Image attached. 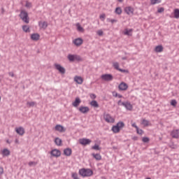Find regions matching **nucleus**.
<instances>
[{"label":"nucleus","instance_id":"nucleus-32","mask_svg":"<svg viewBox=\"0 0 179 179\" xmlns=\"http://www.w3.org/2000/svg\"><path fill=\"white\" fill-rule=\"evenodd\" d=\"M77 27V30L78 31H80L81 33H83V31H85V29H83V27H82V26H80V24L78 23L76 24Z\"/></svg>","mask_w":179,"mask_h":179},{"label":"nucleus","instance_id":"nucleus-27","mask_svg":"<svg viewBox=\"0 0 179 179\" xmlns=\"http://www.w3.org/2000/svg\"><path fill=\"white\" fill-rule=\"evenodd\" d=\"M112 131L114 132V134H118V132L120 131V129L116 124L112 127Z\"/></svg>","mask_w":179,"mask_h":179},{"label":"nucleus","instance_id":"nucleus-15","mask_svg":"<svg viewBox=\"0 0 179 179\" xmlns=\"http://www.w3.org/2000/svg\"><path fill=\"white\" fill-rule=\"evenodd\" d=\"M134 9L131 6H127L124 8V12H126L127 15H134Z\"/></svg>","mask_w":179,"mask_h":179},{"label":"nucleus","instance_id":"nucleus-20","mask_svg":"<svg viewBox=\"0 0 179 179\" xmlns=\"http://www.w3.org/2000/svg\"><path fill=\"white\" fill-rule=\"evenodd\" d=\"M74 80L75 82H76V83H78V85H82L83 83V78H82V77H79V76H76L74 78Z\"/></svg>","mask_w":179,"mask_h":179},{"label":"nucleus","instance_id":"nucleus-60","mask_svg":"<svg viewBox=\"0 0 179 179\" xmlns=\"http://www.w3.org/2000/svg\"><path fill=\"white\" fill-rule=\"evenodd\" d=\"M6 143H10V142L9 141V140L6 141Z\"/></svg>","mask_w":179,"mask_h":179},{"label":"nucleus","instance_id":"nucleus-25","mask_svg":"<svg viewBox=\"0 0 179 179\" xmlns=\"http://www.w3.org/2000/svg\"><path fill=\"white\" fill-rule=\"evenodd\" d=\"M55 143L57 146H61L62 145V140L58 137L55 139Z\"/></svg>","mask_w":179,"mask_h":179},{"label":"nucleus","instance_id":"nucleus-31","mask_svg":"<svg viewBox=\"0 0 179 179\" xmlns=\"http://www.w3.org/2000/svg\"><path fill=\"white\" fill-rule=\"evenodd\" d=\"M115 12L116 15H121L122 13V9H121V7H117Z\"/></svg>","mask_w":179,"mask_h":179},{"label":"nucleus","instance_id":"nucleus-40","mask_svg":"<svg viewBox=\"0 0 179 179\" xmlns=\"http://www.w3.org/2000/svg\"><path fill=\"white\" fill-rule=\"evenodd\" d=\"M136 132L138 135H143V130L142 129H140L139 127L136 129Z\"/></svg>","mask_w":179,"mask_h":179},{"label":"nucleus","instance_id":"nucleus-59","mask_svg":"<svg viewBox=\"0 0 179 179\" xmlns=\"http://www.w3.org/2000/svg\"><path fill=\"white\" fill-rule=\"evenodd\" d=\"M118 2H124V0H117Z\"/></svg>","mask_w":179,"mask_h":179},{"label":"nucleus","instance_id":"nucleus-12","mask_svg":"<svg viewBox=\"0 0 179 179\" xmlns=\"http://www.w3.org/2000/svg\"><path fill=\"white\" fill-rule=\"evenodd\" d=\"M50 155L54 157H59V156H61V151L57 149H54L50 152Z\"/></svg>","mask_w":179,"mask_h":179},{"label":"nucleus","instance_id":"nucleus-39","mask_svg":"<svg viewBox=\"0 0 179 179\" xmlns=\"http://www.w3.org/2000/svg\"><path fill=\"white\" fill-rule=\"evenodd\" d=\"M171 106H173V107H176V106H177V101L176 99H172L171 101Z\"/></svg>","mask_w":179,"mask_h":179},{"label":"nucleus","instance_id":"nucleus-35","mask_svg":"<svg viewBox=\"0 0 179 179\" xmlns=\"http://www.w3.org/2000/svg\"><path fill=\"white\" fill-rule=\"evenodd\" d=\"M162 0H150L151 5H156L157 3H161Z\"/></svg>","mask_w":179,"mask_h":179},{"label":"nucleus","instance_id":"nucleus-8","mask_svg":"<svg viewBox=\"0 0 179 179\" xmlns=\"http://www.w3.org/2000/svg\"><path fill=\"white\" fill-rule=\"evenodd\" d=\"M171 136L173 139H179V129H173V130L171 132Z\"/></svg>","mask_w":179,"mask_h":179},{"label":"nucleus","instance_id":"nucleus-16","mask_svg":"<svg viewBox=\"0 0 179 179\" xmlns=\"http://www.w3.org/2000/svg\"><path fill=\"white\" fill-rule=\"evenodd\" d=\"M1 155H2L3 157H6L7 156L10 155V151L8 148H4L1 151Z\"/></svg>","mask_w":179,"mask_h":179},{"label":"nucleus","instance_id":"nucleus-22","mask_svg":"<svg viewBox=\"0 0 179 179\" xmlns=\"http://www.w3.org/2000/svg\"><path fill=\"white\" fill-rule=\"evenodd\" d=\"M55 131H58L59 132H64L65 130H64V127H62L61 124H57L55 127Z\"/></svg>","mask_w":179,"mask_h":179},{"label":"nucleus","instance_id":"nucleus-46","mask_svg":"<svg viewBox=\"0 0 179 179\" xmlns=\"http://www.w3.org/2000/svg\"><path fill=\"white\" fill-rule=\"evenodd\" d=\"M32 5H31V3L29 2V1H26V4H25V7L26 8H31Z\"/></svg>","mask_w":179,"mask_h":179},{"label":"nucleus","instance_id":"nucleus-4","mask_svg":"<svg viewBox=\"0 0 179 179\" xmlns=\"http://www.w3.org/2000/svg\"><path fill=\"white\" fill-rule=\"evenodd\" d=\"M103 119L105 120V121L106 122H109V123H111V124L114 123L115 121V120L113 117H111V115L108 113H107V114L104 113L103 114Z\"/></svg>","mask_w":179,"mask_h":179},{"label":"nucleus","instance_id":"nucleus-36","mask_svg":"<svg viewBox=\"0 0 179 179\" xmlns=\"http://www.w3.org/2000/svg\"><path fill=\"white\" fill-rule=\"evenodd\" d=\"M113 68H115V69H116L117 71H119V69H120V64L118 62H114L113 64Z\"/></svg>","mask_w":179,"mask_h":179},{"label":"nucleus","instance_id":"nucleus-26","mask_svg":"<svg viewBox=\"0 0 179 179\" xmlns=\"http://www.w3.org/2000/svg\"><path fill=\"white\" fill-rule=\"evenodd\" d=\"M149 124H150V122L148 120L143 119L141 120V124L143 125V127H149Z\"/></svg>","mask_w":179,"mask_h":179},{"label":"nucleus","instance_id":"nucleus-45","mask_svg":"<svg viewBox=\"0 0 179 179\" xmlns=\"http://www.w3.org/2000/svg\"><path fill=\"white\" fill-rule=\"evenodd\" d=\"M28 164H29V167H31L32 166H36L37 162H29Z\"/></svg>","mask_w":179,"mask_h":179},{"label":"nucleus","instance_id":"nucleus-24","mask_svg":"<svg viewBox=\"0 0 179 179\" xmlns=\"http://www.w3.org/2000/svg\"><path fill=\"white\" fill-rule=\"evenodd\" d=\"M155 52H163V45H159L155 47Z\"/></svg>","mask_w":179,"mask_h":179},{"label":"nucleus","instance_id":"nucleus-57","mask_svg":"<svg viewBox=\"0 0 179 179\" xmlns=\"http://www.w3.org/2000/svg\"><path fill=\"white\" fill-rule=\"evenodd\" d=\"M117 97L119 98V99H122V95H121V94H117Z\"/></svg>","mask_w":179,"mask_h":179},{"label":"nucleus","instance_id":"nucleus-34","mask_svg":"<svg viewBox=\"0 0 179 179\" xmlns=\"http://www.w3.org/2000/svg\"><path fill=\"white\" fill-rule=\"evenodd\" d=\"M116 125L121 129L125 127V123L124 122H118Z\"/></svg>","mask_w":179,"mask_h":179},{"label":"nucleus","instance_id":"nucleus-2","mask_svg":"<svg viewBox=\"0 0 179 179\" xmlns=\"http://www.w3.org/2000/svg\"><path fill=\"white\" fill-rule=\"evenodd\" d=\"M19 17H20V19H22V21L24 22V23L29 24L30 22V17H29V13L26 10H22L20 11Z\"/></svg>","mask_w":179,"mask_h":179},{"label":"nucleus","instance_id":"nucleus-44","mask_svg":"<svg viewBox=\"0 0 179 179\" xmlns=\"http://www.w3.org/2000/svg\"><path fill=\"white\" fill-rule=\"evenodd\" d=\"M150 139L148 137H143L142 138V141L144 142V143H148L149 142Z\"/></svg>","mask_w":179,"mask_h":179},{"label":"nucleus","instance_id":"nucleus-11","mask_svg":"<svg viewBox=\"0 0 179 179\" xmlns=\"http://www.w3.org/2000/svg\"><path fill=\"white\" fill-rule=\"evenodd\" d=\"M78 111H80V113H82V114H86L89 113V111H90V109L87 106H81L79 107Z\"/></svg>","mask_w":179,"mask_h":179},{"label":"nucleus","instance_id":"nucleus-55","mask_svg":"<svg viewBox=\"0 0 179 179\" xmlns=\"http://www.w3.org/2000/svg\"><path fill=\"white\" fill-rule=\"evenodd\" d=\"M0 174H3V168L0 167Z\"/></svg>","mask_w":179,"mask_h":179},{"label":"nucleus","instance_id":"nucleus-29","mask_svg":"<svg viewBox=\"0 0 179 179\" xmlns=\"http://www.w3.org/2000/svg\"><path fill=\"white\" fill-rule=\"evenodd\" d=\"M90 105L92 106V107H95V108H99V103H97V101H92L90 102Z\"/></svg>","mask_w":179,"mask_h":179},{"label":"nucleus","instance_id":"nucleus-10","mask_svg":"<svg viewBox=\"0 0 179 179\" xmlns=\"http://www.w3.org/2000/svg\"><path fill=\"white\" fill-rule=\"evenodd\" d=\"M55 69L59 71V72L60 73H62V75H64V73H65V72H66L65 68L62 67V66H61V64H55Z\"/></svg>","mask_w":179,"mask_h":179},{"label":"nucleus","instance_id":"nucleus-5","mask_svg":"<svg viewBox=\"0 0 179 179\" xmlns=\"http://www.w3.org/2000/svg\"><path fill=\"white\" fill-rule=\"evenodd\" d=\"M101 78L102 80H105L106 82H111V80L114 79V77H113V75L111 74H103L101 76Z\"/></svg>","mask_w":179,"mask_h":179},{"label":"nucleus","instance_id":"nucleus-52","mask_svg":"<svg viewBox=\"0 0 179 179\" xmlns=\"http://www.w3.org/2000/svg\"><path fill=\"white\" fill-rule=\"evenodd\" d=\"M90 97H91V99H96V94H92L90 95Z\"/></svg>","mask_w":179,"mask_h":179},{"label":"nucleus","instance_id":"nucleus-58","mask_svg":"<svg viewBox=\"0 0 179 179\" xmlns=\"http://www.w3.org/2000/svg\"><path fill=\"white\" fill-rule=\"evenodd\" d=\"M122 59L123 61L127 60V57H122Z\"/></svg>","mask_w":179,"mask_h":179},{"label":"nucleus","instance_id":"nucleus-30","mask_svg":"<svg viewBox=\"0 0 179 179\" xmlns=\"http://www.w3.org/2000/svg\"><path fill=\"white\" fill-rule=\"evenodd\" d=\"M173 15H174V17L176 19H179V9L178 8H176L174 10Z\"/></svg>","mask_w":179,"mask_h":179},{"label":"nucleus","instance_id":"nucleus-61","mask_svg":"<svg viewBox=\"0 0 179 179\" xmlns=\"http://www.w3.org/2000/svg\"><path fill=\"white\" fill-rule=\"evenodd\" d=\"M146 179H152V178H147Z\"/></svg>","mask_w":179,"mask_h":179},{"label":"nucleus","instance_id":"nucleus-56","mask_svg":"<svg viewBox=\"0 0 179 179\" xmlns=\"http://www.w3.org/2000/svg\"><path fill=\"white\" fill-rule=\"evenodd\" d=\"M133 141H138V136H134L132 137Z\"/></svg>","mask_w":179,"mask_h":179},{"label":"nucleus","instance_id":"nucleus-33","mask_svg":"<svg viewBox=\"0 0 179 179\" xmlns=\"http://www.w3.org/2000/svg\"><path fill=\"white\" fill-rule=\"evenodd\" d=\"M22 30L23 31H25V33H29V31H30V28L27 25H23Z\"/></svg>","mask_w":179,"mask_h":179},{"label":"nucleus","instance_id":"nucleus-42","mask_svg":"<svg viewBox=\"0 0 179 179\" xmlns=\"http://www.w3.org/2000/svg\"><path fill=\"white\" fill-rule=\"evenodd\" d=\"M107 22H110V23L114 24L118 22L117 20H111L110 18H107Z\"/></svg>","mask_w":179,"mask_h":179},{"label":"nucleus","instance_id":"nucleus-50","mask_svg":"<svg viewBox=\"0 0 179 179\" xmlns=\"http://www.w3.org/2000/svg\"><path fill=\"white\" fill-rule=\"evenodd\" d=\"M96 34H98V36H103V31L101 30H99Z\"/></svg>","mask_w":179,"mask_h":179},{"label":"nucleus","instance_id":"nucleus-41","mask_svg":"<svg viewBox=\"0 0 179 179\" xmlns=\"http://www.w3.org/2000/svg\"><path fill=\"white\" fill-rule=\"evenodd\" d=\"M35 104H36V102H34V101H31V102L27 103V106H29V107H34Z\"/></svg>","mask_w":179,"mask_h":179},{"label":"nucleus","instance_id":"nucleus-37","mask_svg":"<svg viewBox=\"0 0 179 179\" xmlns=\"http://www.w3.org/2000/svg\"><path fill=\"white\" fill-rule=\"evenodd\" d=\"M92 149H93L94 150H100L101 148H100L99 145L95 144L94 146L92 147Z\"/></svg>","mask_w":179,"mask_h":179},{"label":"nucleus","instance_id":"nucleus-18","mask_svg":"<svg viewBox=\"0 0 179 179\" xmlns=\"http://www.w3.org/2000/svg\"><path fill=\"white\" fill-rule=\"evenodd\" d=\"M71 155H72V149L67 148L64 150V156L69 157V156H71Z\"/></svg>","mask_w":179,"mask_h":179},{"label":"nucleus","instance_id":"nucleus-49","mask_svg":"<svg viewBox=\"0 0 179 179\" xmlns=\"http://www.w3.org/2000/svg\"><path fill=\"white\" fill-rule=\"evenodd\" d=\"M100 19H106V14H102L100 15ZM104 20H102V21H104Z\"/></svg>","mask_w":179,"mask_h":179},{"label":"nucleus","instance_id":"nucleus-48","mask_svg":"<svg viewBox=\"0 0 179 179\" xmlns=\"http://www.w3.org/2000/svg\"><path fill=\"white\" fill-rule=\"evenodd\" d=\"M131 127H133V128H136V129H138L139 127H138V126L136 125V123H132L131 124Z\"/></svg>","mask_w":179,"mask_h":179},{"label":"nucleus","instance_id":"nucleus-54","mask_svg":"<svg viewBox=\"0 0 179 179\" xmlns=\"http://www.w3.org/2000/svg\"><path fill=\"white\" fill-rule=\"evenodd\" d=\"M8 75H9L10 76H11L12 78H13V76H15V74L13 73V72H10V73H8Z\"/></svg>","mask_w":179,"mask_h":179},{"label":"nucleus","instance_id":"nucleus-51","mask_svg":"<svg viewBox=\"0 0 179 179\" xmlns=\"http://www.w3.org/2000/svg\"><path fill=\"white\" fill-rule=\"evenodd\" d=\"M118 93H117V92H113V96H114V97H118Z\"/></svg>","mask_w":179,"mask_h":179},{"label":"nucleus","instance_id":"nucleus-17","mask_svg":"<svg viewBox=\"0 0 179 179\" xmlns=\"http://www.w3.org/2000/svg\"><path fill=\"white\" fill-rule=\"evenodd\" d=\"M118 88L120 90H127L128 89V85L122 82L119 85Z\"/></svg>","mask_w":179,"mask_h":179},{"label":"nucleus","instance_id":"nucleus-7","mask_svg":"<svg viewBox=\"0 0 179 179\" xmlns=\"http://www.w3.org/2000/svg\"><path fill=\"white\" fill-rule=\"evenodd\" d=\"M122 105L129 111H132V109L134 108V106H132V104H131L129 101L122 102Z\"/></svg>","mask_w":179,"mask_h":179},{"label":"nucleus","instance_id":"nucleus-21","mask_svg":"<svg viewBox=\"0 0 179 179\" xmlns=\"http://www.w3.org/2000/svg\"><path fill=\"white\" fill-rule=\"evenodd\" d=\"M82 101H80V98L77 97L76 98L74 102H73V107H78L79 106V104H80Z\"/></svg>","mask_w":179,"mask_h":179},{"label":"nucleus","instance_id":"nucleus-53","mask_svg":"<svg viewBox=\"0 0 179 179\" xmlns=\"http://www.w3.org/2000/svg\"><path fill=\"white\" fill-rule=\"evenodd\" d=\"M117 105L122 106V101H121V99L117 101Z\"/></svg>","mask_w":179,"mask_h":179},{"label":"nucleus","instance_id":"nucleus-6","mask_svg":"<svg viewBox=\"0 0 179 179\" xmlns=\"http://www.w3.org/2000/svg\"><path fill=\"white\" fill-rule=\"evenodd\" d=\"M38 27L40 30H45L48 27V22L47 21H39Z\"/></svg>","mask_w":179,"mask_h":179},{"label":"nucleus","instance_id":"nucleus-19","mask_svg":"<svg viewBox=\"0 0 179 179\" xmlns=\"http://www.w3.org/2000/svg\"><path fill=\"white\" fill-rule=\"evenodd\" d=\"M31 38L34 41H38V40H40V34H32L31 35Z\"/></svg>","mask_w":179,"mask_h":179},{"label":"nucleus","instance_id":"nucleus-62","mask_svg":"<svg viewBox=\"0 0 179 179\" xmlns=\"http://www.w3.org/2000/svg\"><path fill=\"white\" fill-rule=\"evenodd\" d=\"M1 96H0V101H1Z\"/></svg>","mask_w":179,"mask_h":179},{"label":"nucleus","instance_id":"nucleus-43","mask_svg":"<svg viewBox=\"0 0 179 179\" xmlns=\"http://www.w3.org/2000/svg\"><path fill=\"white\" fill-rule=\"evenodd\" d=\"M118 71L122 73H129V71L126 69H120Z\"/></svg>","mask_w":179,"mask_h":179},{"label":"nucleus","instance_id":"nucleus-9","mask_svg":"<svg viewBox=\"0 0 179 179\" xmlns=\"http://www.w3.org/2000/svg\"><path fill=\"white\" fill-rule=\"evenodd\" d=\"M79 142L80 145H83L84 146H86V145H90V143H92V140L89 138H80L79 140Z\"/></svg>","mask_w":179,"mask_h":179},{"label":"nucleus","instance_id":"nucleus-1","mask_svg":"<svg viewBox=\"0 0 179 179\" xmlns=\"http://www.w3.org/2000/svg\"><path fill=\"white\" fill-rule=\"evenodd\" d=\"M79 174L82 177H92L93 176V171L90 169H81L79 170Z\"/></svg>","mask_w":179,"mask_h":179},{"label":"nucleus","instance_id":"nucleus-13","mask_svg":"<svg viewBox=\"0 0 179 179\" xmlns=\"http://www.w3.org/2000/svg\"><path fill=\"white\" fill-rule=\"evenodd\" d=\"M73 44L76 45L77 47H79L83 44V39L82 38H78L73 41Z\"/></svg>","mask_w":179,"mask_h":179},{"label":"nucleus","instance_id":"nucleus-38","mask_svg":"<svg viewBox=\"0 0 179 179\" xmlns=\"http://www.w3.org/2000/svg\"><path fill=\"white\" fill-rule=\"evenodd\" d=\"M169 146L171 149H177V145L174 144V143H169Z\"/></svg>","mask_w":179,"mask_h":179},{"label":"nucleus","instance_id":"nucleus-3","mask_svg":"<svg viewBox=\"0 0 179 179\" xmlns=\"http://www.w3.org/2000/svg\"><path fill=\"white\" fill-rule=\"evenodd\" d=\"M67 58L70 62H75V61H82V57L78 55H68Z\"/></svg>","mask_w":179,"mask_h":179},{"label":"nucleus","instance_id":"nucleus-14","mask_svg":"<svg viewBox=\"0 0 179 179\" xmlns=\"http://www.w3.org/2000/svg\"><path fill=\"white\" fill-rule=\"evenodd\" d=\"M15 131L18 135H20V136H23V135H24V128L22 127L15 128Z\"/></svg>","mask_w":179,"mask_h":179},{"label":"nucleus","instance_id":"nucleus-28","mask_svg":"<svg viewBox=\"0 0 179 179\" xmlns=\"http://www.w3.org/2000/svg\"><path fill=\"white\" fill-rule=\"evenodd\" d=\"M92 156H93V158L96 160H101V155H100V154L92 153Z\"/></svg>","mask_w":179,"mask_h":179},{"label":"nucleus","instance_id":"nucleus-23","mask_svg":"<svg viewBox=\"0 0 179 179\" xmlns=\"http://www.w3.org/2000/svg\"><path fill=\"white\" fill-rule=\"evenodd\" d=\"M132 31H133L132 29H125L124 31V36H132Z\"/></svg>","mask_w":179,"mask_h":179},{"label":"nucleus","instance_id":"nucleus-47","mask_svg":"<svg viewBox=\"0 0 179 179\" xmlns=\"http://www.w3.org/2000/svg\"><path fill=\"white\" fill-rule=\"evenodd\" d=\"M163 12H164V8L161 7V8H158V10H157L158 13H163Z\"/></svg>","mask_w":179,"mask_h":179}]
</instances>
